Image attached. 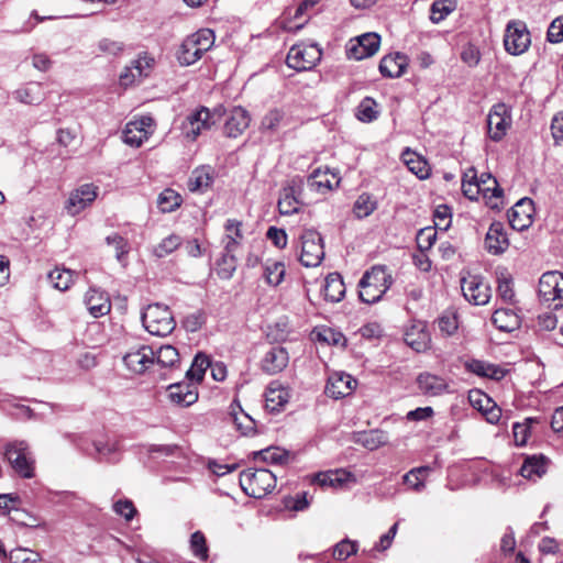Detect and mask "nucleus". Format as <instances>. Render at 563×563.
Here are the masks:
<instances>
[{"instance_id":"obj_7","label":"nucleus","mask_w":563,"mask_h":563,"mask_svg":"<svg viewBox=\"0 0 563 563\" xmlns=\"http://www.w3.org/2000/svg\"><path fill=\"white\" fill-rule=\"evenodd\" d=\"M539 298L553 309L563 307V274L556 271L544 273L539 280Z\"/></svg>"},{"instance_id":"obj_10","label":"nucleus","mask_w":563,"mask_h":563,"mask_svg":"<svg viewBox=\"0 0 563 563\" xmlns=\"http://www.w3.org/2000/svg\"><path fill=\"white\" fill-rule=\"evenodd\" d=\"M216 113L206 107H200L187 115L181 124V132L189 141H196L205 131L216 124Z\"/></svg>"},{"instance_id":"obj_12","label":"nucleus","mask_w":563,"mask_h":563,"mask_svg":"<svg viewBox=\"0 0 563 563\" xmlns=\"http://www.w3.org/2000/svg\"><path fill=\"white\" fill-rule=\"evenodd\" d=\"M510 125L511 114L509 108L503 102L494 104L487 115V131L490 140L495 142L503 140Z\"/></svg>"},{"instance_id":"obj_20","label":"nucleus","mask_w":563,"mask_h":563,"mask_svg":"<svg viewBox=\"0 0 563 563\" xmlns=\"http://www.w3.org/2000/svg\"><path fill=\"white\" fill-rule=\"evenodd\" d=\"M464 367L467 372L475 374L479 377L490 378L495 380L503 379L507 369L504 367L493 364L483 360L470 358L464 362Z\"/></svg>"},{"instance_id":"obj_18","label":"nucleus","mask_w":563,"mask_h":563,"mask_svg":"<svg viewBox=\"0 0 563 563\" xmlns=\"http://www.w3.org/2000/svg\"><path fill=\"white\" fill-rule=\"evenodd\" d=\"M289 363V353L283 346H271L261 360V368L268 375L283 372Z\"/></svg>"},{"instance_id":"obj_35","label":"nucleus","mask_w":563,"mask_h":563,"mask_svg":"<svg viewBox=\"0 0 563 563\" xmlns=\"http://www.w3.org/2000/svg\"><path fill=\"white\" fill-rule=\"evenodd\" d=\"M323 295L325 300L331 302H339L345 295V285L342 276L339 273H330L323 285Z\"/></svg>"},{"instance_id":"obj_15","label":"nucleus","mask_w":563,"mask_h":563,"mask_svg":"<svg viewBox=\"0 0 563 563\" xmlns=\"http://www.w3.org/2000/svg\"><path fill=\"white\" fill-rule=\"evenodd\" d=\"M380 37L376 33H366L350 41L347 54L354 59H364L373 56L379 48Z\"/></svg>"},{"instance_id":"obj_27","label":"nucleus","mask_w":563,"mask_h":563,"mask_svg":"<svg viewBox=\"0 0 563 563\" xmlns=\"http://www.w3.org/2000/svg\"><path fill=\"white\" fill-rule=\"evenodd\" d=\"M243 223L235 219H228L224 224V235L222 238L223 251L235 253L243 241Z\"/></svg>"},{"instance_id":"obj_4","label":"nucleus","mask_w":563,"mask_h":563,"mask_svg":"<svg viewBox=\"0 0 563 563\" xmlns=\"http://www.w3.org/2000/svg\"><path fill=\"white\" fill-rule=\"evenodd\" d=\"M142 323L145 330L156 336H166L176 327L174 316L167 306L161 303L148 305L142 313Z\"/></svg>"},{"instance_id":"obj_36","label":"nucleus","mask_w":563,"mask_h":563,"mask_svg":"<svg viewBox=\"0 0 563 563\" xmlns=\"http://www.w3.org/2000/svg\"><path fill=\"white\" fill-rule=\"evenodd\" d=\"M497 329L511 332L520 327L521 319L512 309H497L492 317Z\"/></svg>"},{"instance_id":"obj_46","label":"nucleus","mask_w":563,"mask_h":563,"mask_svg":"<svg viewBox=\"0 0 563 563\" xmlns=\"http://www.w3.org/2000/svg\"><path fill=\"white\" fill-rule=\"evenodd\" d=\"M155 360L162 367L174 368L179 364V353L173 345H163L155 352Z\"/></svg>"},{"instance_id":"obj_9","label":"nucleus","mask_w":563,"mask_h":563,"mask_svg":"<svg viewBox=\"0 0 563 563\" xmlns=\"http://www.w3.org/2000/svg\"><path fill=\"white\" fill-rule=\"evenodd\" d=\"M531 44L530 32L521 20H511L507 23L504 36L505 49L511 55L525 53Z\"/></svg>"},{"instance_id":"obj_3","label":"nucleus","mask_w":563,"mask_h":563,"mask_svg":"<svg viewBox=\"0 0 563 563\" xmlns=\"http://www.w3.org/2000/svg\"><path fill=\"white\" fill-rule=\"evenodd\" d=\"M243 492L253 497L262 498L276 486V475L267 468H247L240 475Z\"/></svg>"},{"instance_id":"obj_57","label":"nucleus","mask_w":563,"mask_h":563,"mask_svg":"<svg viewBox=\"0 0 563 563\" xmlns=\"http://www.w3.org/2000/svg\"><path fill=\"white\" fill-rule=\"evenodd\" d=\"M254 457H261L262 461L272 464H284L288 461L289 454L280 448H268L258 452H254Z\"/></svg>"},{"instance_id":"obj_25","label":"nucleus","mask_w":563,"mask_h":563,"mask_svg":"<svg viewBox=\"0 0 563 563\" xmlns=\"http://www.w3.org/2000/svg\"><path fill=\"white\" fill-rule=\"evenodd\" d=\"M419 390L426 396H440L448 391L449 384L443 377L431 373H422L417 378Z\"/></svg>"},{"instance_id":"obj_54","label":"nucleus","mask_w":563,"mask_h":563,"mask_svg":"<svg viewBox=\"0 0 563 563\" xmlns=\"http://www.w3.org/2000/svg\"><path fill=\"white\" fill-rule=\"evenodd\" d=\"M183 243V240L177 234H170L163 239L153 250V254L158 257L163 258L169 254H172L174 251H176Z\"/></svg>"},{"instance_id":"obj_31","label":"nucleus","mask_w":563,"mask_h":563,"mask_svg":"<svg viewBox=\"0 0 563 563\" xmlns=\"http://www.w3.org/2000/svg\"><path fill=\"white\" fill-rule=\"evenodd\" d=\"M154 59L150 57H139L132 62L130 67L120 75V82L123 86L131 85L136 78H142L148 75V70L153 65Z\"/></svg>"},{"instance_id":"obj_59","label":"nucleus","mask_w":563,"mask_h":563,"mask_svg":"<svg viewBox=\"0 0 563 563\" xmlns=\"http://www.w3.org/2000/svg\"><path fill=\"white\" fill-rule=\"evenodd\" d=\"M418 249L423 253L429 251L437 241V231L434 228L427 227L418 231L417 238Z\"/></svg>"},{"instance_id":"obj_5","label":"nucleus","mask_w":563,"mask_h":563,"mask_svg":"<svg viewBox=\"0 0 563 563\" xmlns=\"http://www.w3.org/2000/svg\"><path fill=\"white\" fill-rule=\"evenodd\" d=\"M4 457L21 477H34V460L31 456L26 442L14 441L8 443L4 450Z\"/></svg>"},{"instance_id":"obj_63","label":"nucleus","mask_w":563,"mask_h":563,"mask_svg":"<svg viewBox=\"0 0 563 563\" xmlns=\"http://www.w3.org/2000/svg\"><path fill=\"white\" fill-rule=\"evenodd\" d=\"M357 551V544L356 542L350 541V540H343L339 542L334 550H333V556L335 560H345L352 554H355Z\"/></svg>"},{"instance_id":"obj_17","label":"nucleus","mask_w":563,"mask_h":563,"mask_svg":"<svg viewBox=\"0 0 563 563\" xmlns=\"http://www.w3.org/2000/svg\"><path fill=\"white\" fill-rule=\"evenodd\" d=\"M533 212V201L522 198L508 211L509 224L517 231H523L532 224Z\"/></svg>"},{"instance_id":"obj_51","label":"nucleus","mask_w":563,"mask_h":563,"mask_svg":"<svg viewBox=\"0 0 563 563\" xmlns=\"http://www.w3.org/2000/svg\"><path fill=\"white\" fill-rule=\"evenodd\" d=\"M462 190L464 196L471 200H476L478 199V196L482 195V189L477 183L475 169L471 168L464 174L462 179Z\"/></svg>"},{"instance_id":"obj_28","label":"nucleus","mask_w":563,"mask_h":563,"mask_svg":"<svg viewBox=\"0 0 563 563\" xmlns=\"http://www.w3.org/2000/svg\"><path fill=\"white\" fill-rule=\"evenodd\" d=\"M405 342L415 351L422 352L429 347L430 334L423 322L409 327L405 332Z\"/></svg>"},{"instance_id":"obj_52","label":"nucleus","mask_w":563,"mask_h":563,"mask_svg":"<svg viewBox=\"0 0 563 563\" xmlns=\"http://www.w3.org/2000/svg\"><path fill=\"white\" fill-rule=\"evenodd\" d=\"M300 209V202L294 195V189H285L278 200V210L280 214L290 216L297 213Z\"/></svg>"},{"instance_id":"obj_48","label":"nucleus","mask_w":563,"mask_h":563,"mask_svg":"<svg viewBox=\"0 0 563 563\" xmlns=\"http://www.w3.org/2000/svg\"><path fill=\"white\" fill-rule=\"evenodd\" d=\"M377 208V201L368 194L364 192L357 197L353 206V212L356 218L364 219L371 216Z\"/></svg>"},{"instance_id":"obj_2","label":"nucleus","mask_w":563,"mask_h":563,"mask_svg":"<svg viewBox=\"0 0 563 563\" xmlns=\"http://www.w3.org/2000/svg\"><path fill=\"white\" fill-rule=\"evenodd\" d=\"M214 40V33L210 29H201L188 35L177 52V59L180 65L189 66L195 64L213 46Z\"/></svg>"},{"instance_id":"obj_11","label":"nucleus","mask_w":563,"mask_h":563,"mask_svg":"<svg viewBox=\"0 0 563 563\" xmlns=\"http://www.w3.org/2000/svg\"><path fill=\"white\" fill-rule=\"evenodd\" d=\"M155 123L148 115L126 123L123 130V142L133 147H140L154 133Z\"/></svg>"},{"instance_id":"obj_56","label":"nucleus","mask_w":563,"mask_h":563,"mask_svg":"<svg viewBox=\"0 0 563 563\" xmlns=\"http://www.w3.org/2000/svg\"><path fill=\"white\" fill-rule=\"evenodd\" d=\"M377 115L378 111L376 101L371 97L364 98L357 107L356 118L362 122H372L377 118Z\"/></svg>"},{"instance_id":"obj_30","label":"nucleus","mask_w":563,"mask_h":563,"mask_svg":"<svg viewBox=\"0 0 563 563\" xmlns=\"http://www.w3.org/2000/svg\"><path fill=\"white\" fill-rule=\"evenodd\" d=\"M168 389L169 398L176 405L188 407L198 400L197 388L191 384H173Z\"/></svg>"},{"instance_id":"obj_41","label":"nucleus","mask_w":563,"mask_h":563,"mask_svg":"<svg viewBox=\"0 0 563 563\" xmlns=\"http://www.w3.org/2000/svg\"><path fill=\"white\" fill-rule=\"evenodd\" d=\"M387 441L388 435L380 430H369L361 432L356 437V442L371 451L376 450L379 446L386 444Z\"/></svg>"},{"instance_id":"obj_33","label":"nucleus","mask_w":563,"mask_h":563,"mask_svg":"<svg viewBox=\"0 0 563 563\" xmlns=\"http://www.w3.org/2000/svg\"><path fill=\"white\" fill-rule=\"evenodd\" d=\"M319 0H303L295 10L294 14L289 10L285 11L282 20L278 22L280 29L288 32H297L303 26V22L294 25L292 20H299L308 9L314 7Z\"/></svg>"},{"instance_id":"obj_60","label":"nucleus","mask_w":563,"mask_h":563,"mask_svg":"<svg viewBox=\"0 0 563 563\" xmlns=\"http://www.w3.org/2000/svg\"><path fill=\"white\" fill-rule=\"evenodd\" d=\"M190 548L196 558L200 560H207L208 548L206 544V538L202 532L196 531L191 534Z\"/></svg>"},{"instance_id":"obj_50","label":"nucleus","mask_w":563,"mask_h":563,"mask_svg":"<svg viewBox=\"0 0 563 563\" xmlns=\"http://www.w3.org/2000/svg\"><path fill=\"white\" fill-rule=\"evenodd\" d=\"M210 366V360L207 355L199 353L195 356L190 368L186 372V376L190 380H195L197 383L201 382L203 375Z\"/></svg>"},{"instance_id":"obj_44","label":"nucleus","mask_w":563,"mask_h":563,"mask_svg":"<svg viewBox=\"0 0 563 563\" xmlns=\"http://www.w3.org/2000/svg\"><path fill=\"white\" fill-rule=\"evenodd\" d=\"M430 472L429 466H420L410 470L402 477L405 484H407L412 490L421 492L424 489V479Z\"/></svg>"},{"instance_id":"obj_62","label":"nucleus","mask_w":563,"mask_h":563,"mask_svg":"<svg viewBox=\"0 0 563 563\" xmlns=\"http://www.w3.org/2000/svg\"><path fill=\"white\" fill-rule=\"evenodd\" d=\"M284 119V114L282 111L277 110V109H274V110H271L263 119H262V122H261V129L263 131H269V132H274L278 129V126L280 125L282 121Z\"/></svg>"},{"instance_id":"obj_32","label":"nucleus","mask_w":563,"mask_h":563,"mask_svg":"<svg viewBox=\"0 0 563 563\" xmlns=\"http://www.w3.org/2000/svg\"><path fill=\"white\" fill-rule=\"evenodd\" d=\"M230 418L235 424L236 429L241 431L243 435H250L255 433V421L254 419L247 415L239 404V401L234 400L230 405Z\"/></svg>"},{"instance_id":"obj_14","label":"nucleus","mask_w":563,"mask_h":563,"mask_svg":"<svg viewBox=\"0 0 563 563\" xmlns=\"http://www.w3.org/2000/svg\"><path fill=\"white\" fill-rule=\"evenodd\" d=\"M155 362V352L148 345L131 349L123 356L126 368L135 374H143Z\"/></svg>"},{"instance_id":"obj_34","label":"nucleus","mask_w":563,"mask_h":563,"mask_svg":"<svg viewBox=\"0 0 563 563\" xmlns=\"http://www.w3.org/2000/svg\"><path fill=\"white\" fill-rule=\"evenodd\" d=\"M14 99L24 104H38L45 99L41 84L29 82L13 92Z\"/></svg>"},{"instance_id":"obj_61","label":"nucleus","mask_w":563,"mask_h":563,"mask_svg":"<svg viewBox=\"0 0 563 563\" xmlns=\"http://www.w3.org/2000/svg\"><path fill=\"white\" fill-rule=\"evenodd\" d=\"M106 242L108 245H113L115 249V257L119 262L123 260V257L129 253V243L128 241L118 233H113L106 238Z\"/></svg>"},{"instance_id":"obj_6","label":"nucleus","mask_w":563,"mask_h":563,"mask_svg":"<svg viewBox=\"0 0 563 563\" xmlns=\"http://www.w3.org/2000/svg\"><path fill=\"white\" fill-rule=\"evenodd\" d=\"M300 249L299 261L306 267H317L324 258L323 240L313 229H307L301 233Z\"/></svg>"},{"instance_id":"obj_40","label":"nucleus","mask_w":563,"mask_h":563,"mask_svg":"<svg viewBox=\"0 0 563 563\" xmlns=\"http://www.w3.org/2000/svg\"><path fill=\"white\" fill-rule=\"evenodd\" d=\"M402 158H404V162L407 165L408 169L412 174H415L418 178L424 179L429 176V172H430L429 164L427 163V161L423 157L407 150L402 154Z\"/></svg>"},{"instance_id":"obj_55","label":"nucleus","mask_w":563,"mask_h":563,"mask_svg":"<svg viewBox=\"0 0 563 563\" xmlns=\"http://www.w3.org/2000/svg\"><path fill=\"white\" fill-rule=\"evenodd\" d=\"M181 197L173 189L163 190L157 199V205L163 212H173L181 205Z\"/></svg>"},{"instance_id":"obj_1","label":"nucleus","mask_w":563,"mask_h":563,"mask_svg":"<svg viewBox=\"0 0 563 563\" xmlns=\"http://www.w3.org/2000/svg\"><path fill=\"white\" fill-rule=\"evenodd\" d=\"M393 284V277L387 268L375 265L366 271L358 282V297L365 303L378 302Z\"/></svg>"},{"instance_id":"obj_58","label":"nucleus","mask_w":563,"mask_h":563,"mask_svg":"<svg viewBox=\"0 0 563 563\" xmlns=\"http://www.w3.org/2000/svg\"><path fill=\"white\" fill-rule=\"evenodd\" d=\"M533 422H537L536 418H527L522 423H514L512 433L516 445L522 446L527 443L528 437L530 434V424Z\"/></svg>"},{"instance_id":"obj_38","label":"nucleus","mask_w":563,"mask_h":563,"mask_svg":"<svg viewBox=\"0 0 563 563\" xmlns=\"http://www.w3.org/2000/svg\"><path fill=\"white\" fill-rule=\"evenodd\" d=\"M266 407L271 411H279L289 400V391L287 388L275 385H269L265 393Z\"/></svg>"},{"instance_id":"obj_42","label":"nucleus","mask_w":563,"mask_h":563,"mask_svg":"<svg viewBox=\"0 0 563 563\" xmlns=\"http://www.w3.org/2000/svg\"><path fill=\"white\" fill-rule=\"evenodd\" d=\"M238 267L235 253L223 251L221 258L217 262L216 272L221 279H230L234 275Z\"/></svg>"},{"instance_id":"obj_22","label":"nucleus","mask_w":563,"mask_h":563,"mask_svg":"<svg viewBox=\"0 0 563 563\" xmlns=\"http://www.w3.org/2000/svg\"><path fill=\"white\" fill-rule=\"evenodd\" d=\"M340 178L336 174L331 173L328 168H317L307 179V186L311 191L324 194L338 187Z\"/></svg>"},{"instance_id":"obj_26","label":"nucleus","mask_w":563,"mask_h":563,"mask_svg":"<svg viewBox=\"0 0 563 563\" xmlns=\"http://www.w3.org/2000/svg\"><path fill=\"white\" fill-rule=\"evenodd\" d=\"M250 122L251 118L249 112L241 107H235L225 121L224 133L229 137H236L249 128Z\"/></svg>"},{"instance_id":"obj_49","label":"nucleus","mask_w":563,"mask_h":563,"mask_svg":"<svg viewBox=\"0 0 563 563\" xmlns=\"http://www.w3.org/2000/svg\"><path fill=\"white\" fill-rule=\"evenodd\" d=\"M48 280L52 283L54 288L65 291L74 282V272L70 269L56 267L49 272Z\"/></svg>"},{"instance_id":"obj_13","label":"nucleus","mask_w":563,"mask_h":563,"mask_svg":"<svg viewBox=\"0 0 563 563\" xmlns=\"http://www.w3.org/2000/svg\"><path fill=\"white\" fill-rule=\"evenodd\" d=\"M465 299L476 306L486 305L490 299V287L478 275H470L461 280Z\"/></svg>"},{"instance_id":"obj_8","label":"nucleus","mask_w":563,"mask_h":563,"mask_svg":"<svg viewBox=\"0 0 563 563\" xmlns=\"http://www.w3.org/2000/svg\"><path fill=\"white\" fill-rule=\"evenodd\" d=\"M322 51L317 44H296L287 54V65L298 71L314 67L321 59Z\"/></svg>"},{"instance_id":"obj_39","label":"nucleus","mask_w":563,"mask_h":563,"mask_svg":"<svg viewBox=\"0 0 563 563\" xmlns=\"http://www.w3.org/2000/svg\"><path fill=\"white\" fill-rule=\"evenodd\" d=\"M213 176L210 167L201 166L196 168L188 180L190 191H203L212 184Z\"/></svg>"},{"instance_id":"obj_16","label":"nucleus","mask_w":563,"mask_h":563,"mask_svg":"<svg viewBox=\"0 0 563 563\" xmlns=\"http://www.w3.org/2000/svg\"><path fill=\"white\" fill-rule=\"evenodd\" d=\"M98 196V187L92 184H84L73 190L68 197L66 209L73 216L90 206Z\"/></svg>"},{"instance_id":"obj_43","label":"nucleus","mask_w":563,"mask_h":563,"mask_svg":"<svg viewBox=\"0 0 563 563\" xmlns=\"http://www.w3.org/2000/svg\"><path fill=\"white\" fill-rule=\"evenodd\" d=\"M285 264L280 261H266L264 264V278L271 286H278L285 277Z\"/></svg>"},{"instance_id":"obj_24","label":"nucleus","mask_w":563,"mask_h":563,"mask_svg":"<svg viewBox=\"0 0 563 563\" xmlns=\"http://www.w3.org/2000/svg\"><path fill=\"white\" fill-rule=\"evenodd\" d=\"M408 67V58L400 53L389 54L382 58L379 63V71L383 76L389 78H398L406 71Z\"/></svg>"},{"instance_id":"obj_53","label":"nucleus","mask_w":563,"mask_h":563,"mask_svg":"<svg viewBox=\"0 0 563 563\" xmlns=\"http://www.w3.org/2000/svg\"><path fill=\"white\" fill-rule=\"evenodd\" d=\"M455 9L453 0H437L430 9V20L432 23H440Z\"/></svg>"},{"instance_id":"obj_21","label":"nucleus","mask_w":563,"mask_h":563,"mask_svg":"<svg viewBox=\"0 0 563 563\" xmlns=\"http://www.w3.org/2000/svg\"><path fill=\"white\" fill-rule=\"evenodd\" d=\"M509 246V240L505 232L504 224L500 222H494L490 224L486 236L485 247L494 255L504 253Z\"/></svg>"},{"instance_id":"obj_19","label":"nucleus","mask_w":563,"mask_h":563,"mask_svg":"<svg viewBox=\"0 0 563 563\" xmlns=\"http://www.w3.org/2000/svg\"><path fill=\"white\" fill-rule=\"evenodd\" d=\"M356 379L351 375L345 373H334L328 379L325 394L333 399H340L349 396L356 387Z\"/></svg>"},{"instance_id":"obj_23","label":"nucleus","mask_w":563,"mask_h":563,"mask_svg":"<svg viewBox=\"0 0 563 563\" xmlns=\"http://www.w3.org/2000/svg\"><path fill=\"white\" fill-rule=\"evenodd\" d=\"M85 305L95 318L107 314L111 309L109 296L99 289L90 288L85 295Z\"/></svg>"},{"instance_id":"obj_47","label":"nucleus","mask_w":563,"mask_h":563,"mask_svg":"<svg viewBox=\"0 0 563 563\" xmlns=\"http://www.w3.org/2000/svg\"><path fill=\"white\" fill-rule=\"evenodd\" d=\"M346 481V473L342 470L320 472L314 475V482L321 487H338Z\"/></svg>"},{"instance_id":"obj_29","label":"nucleus","mask_w":563,"mask_h":563,"mask_svg":"<svg viewBox=\"0 0 563 563\" xmlns=\"http://www.w3.org/2000/svg\"><path fill=\"white\" fill-rule=\"evenodd\" d=\"M477 183L482 189V196L486 200L487 205L492 208H497L503 196V189L499 187L496 178L490 174L484 173L479 178H477Z\"/></svg>"},{"instance_id":"obj_37","label":"nucleus","mask_w":563,"mask_h":563,"mask_svg":"<svg viewBox=\"0 0 563 563\" xmlns=\"http://www.w3.org/2000/svg\"><path fill=\"white\" fill-rule=\"evenodd\" d=\"M547 472V461L544 456L532 455L528 456L522 466L520 467V474L522 477L537 481Z\"/></svg>"},{"instance_id":"obj_64","label":"nucleus","mask_w":563,"mask_h":563,"mask_svg":"<svg viewBox=\"0 0 563 563\" xmlns=\"http://www.w3.org/2000/svg\"><path fill=\"white\" fill-rule=\"evenodd\" d=\"M547 36L551 43H561L563 41V16H559L551 22Z\"/></svg>"},{"instance_id":"obj_45","label":"nucleus","mask_w":563,"mask_h":563,"mask_svg":"<svg viewBox=\"0 0 563 563\" xmlns=\"http://www.w3.org/2000/svg\"><path fill=\"white\" fill-rule=\"evenodd\" d=\"M497 294L498 296L505 301V302H512L515 299V290H514V283L512 277L510 274L506 271H499L497 273Z\"/></svg>"}]
</instances>
